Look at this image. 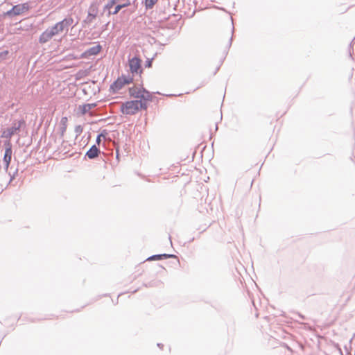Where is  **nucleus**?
<instances>
[{"label": "nucleus", "mask_w": 355, "mask_h": 355, "mask_svg": "<svg viewBox=\"0 0 355 355\" xmlns=\"http://www.w3.org/2000/svg\"><path fill=\"white\" fill-rule=\"evenodd\" d=\"M5 146H6V149H5L3 161L5 164V167H4L5 171H6V173H8V175L10 176V181H9V183H10L12 181V180L15 178V175L17 174L18 169L17 168L15 170V171L12 175L10 174V172H8V168H9L10 164L11 162V159H12V146H11L10 141H6Z\"/></svg>", "instance_id": "1"}, {"label": "nucleus", "mask_w": 355, "mask_h": 355, "mask_svg": "<svg viewBox=\"0 0 355 355\" xmlns=\"http://www.w3.org/2000/svg\"><path fill=\"white\" fill-rule=\"evenodd\" d=\"M25 125V121L21 119L19 121H13L11 127L3 130L1 137L10 139L12 135L20 131L21 127Z\"/></svg>", "instance_id": "2"}, {"label": "nucleus", "mask_w": 355, "mask_h": 355, "mask_svg": "<svg viewBox=\"0 0 355 355\" xmlns=\"http://www.w3.org/2000/svg\"><path fill=\"white\" fill-rule=\"evenodd\" d=\"M133 81V78L130 76H121L119 77L111 85L110 90L113 93H117L122 87L131 83Z\"/></svg>", "instance_id": "3"}, {"label": "nucleus", "mask_w": 355, "mask_h": 355, "mask_svg": "<svg viewBox=\"0 0 355 355\" xmlns=\"http://www.w3.org/2000/svg\"><path fill=\"white\" fill-rule=\"evenodd\" d=\"M139 110L138 100L127 101L122 104L121 111L123 114L132 115Z\"/></svg>", "instance_id": "4"}, {"label": "nucleus", "mask_w": 355, "mask_h": 355, "mask_svg": "<svg viewBox=\"0 0 355 355\" xmlns=\"http://www.w3.org/2000/svg\"><path fill=\"white\" fill-rule=\"evenodd\" d=\"M29 9V6L27 3L22 4H17L14 6L10 10L4 13L6 16L13 17L17 16Z\"/></svg>", "instance_id": "5"}, {"label": "nucleus", "mask_w": 355, "mask_h": 355, "mask_svg": "<svg viewBox=\"0 0 355 355\" xmlns=\"http://www.w3.org/2000/svg\"><path fill=\"white\" fill-rule=\"evenodd\" d=\"M141 60L137 57H134L129 60L130 70L132 73H138L141 71Z\"/></svg>", "instance_id": "6"}, {"label": "nucleus", "mask_w": 355, "mask_h": 355, "mask_svg": "<svg viewBox=\"0 0 355 355\" xmlns=\"http://www.w3.org/2000/svg\"><path fill=\"white\" fill-rule=\"evenodd\" d=\"M102 49V46L100 44H97L87 49L84 53H82L81 58H86L92 55H96L100 53Z\"/></svg>", "instance_id": "7"}, {"label": "nucleus", "mask_w": 355, "mask_h": 355, "mask_svg": "<svg viewBox=\"0 0 355 355\" xmlns=\"http://www.w3.org/2000/svg\"><path fill=\"white\" fill-rule=\"evenodd\" d=\"M100 153H101L100 149L96 145H93L87 151L85 156L87 157L90 159H94L96 158Z\"/></svg>", "instance_id": "8"}, {"label": "nucleus", "mask_w": 355, "mask_h": 355, "mask_svg": "<svg viewBox=\"0 0 355 355\" xmlns=\"http://www.w3.org/2000/svg\"><path fill=\"white\" fill-rule=\"evenodd\" d=\"M97 104L96 103H87L83 104L82 105H79L78 111L81 113L82 115L86 114L90 110L96 107Z\"/></svg>", "instance_id": "9"}, {"label": "nucleus", "mask_w": 355, "mask_h": 355, "mask_svg": "<svg viewBox=\"0 0 355 355\" xmlns=\"http://www.w3.org/2000/svg\"><path fill=\"white\" fill-rule=\"evenodd\" d=\"M130 4L131 3L130 0H126L124 3L117 4L114 7L113 11H110V12L107 13V15L110 16L111 15H116L122 8L129 6Z\"/></svg>", "instance_id": "10"}, {"label": "nucleus", "mask_w": 355, "mask_h": 355, "mask_svg": "<svg viewBox=\"0 0 355 355\" xmlns=\"http://www.w3.org/2000/svg\"><path fill=\"white\" fill-rule=\"evenodd\" d=\"M142 92V88H137L136 87H132L129 88V94L135 98H139V94Z\"/></svg>", "instance_id": "11"}, {"label": "nucleus", "mask_w": 355, "mask_h": 355, "mask_svg": "<svg viewBox=\"0 0 355 355\" xmlns=\"http://www.w3.org/2000/svg\"><path fill=\"white\" fill-rule=\"evenodd\" d=\"M173 254H155L148 257L147 260H161L162 259H167L170 257H173Z\"/></svg>", "instance_id": "12"}, {"label": "nucleus", "mask_w": 355, "mask_h": 355, "mask_svg": "<svg viewBox=\"0 0 355 355\" xmlns=\"http://www.w3.org/2000/svg\"><path fill=\"white\" fill-rule=\"evenodd\" d=\"M139 98L142 99L144 101H149L152 100V96L148 91L142 87V92L141 94H139Z\"/></svg>", "instance_id": "13"}, {"label": "nucleus", "mask_w": 355, "mask_h": 355, "mask_svg": "<svg viewBox=\"0 0 355 355\" xmlns=\"http://www.w3.org/2000/svg\"><path fill=\"white\" fill-rule=\"evenodd\" d=\"M67 117H62L61 119L60 125V131L61 137H64V133L67 130Z\"/></svg>", "instance_id": "14"}, {"label": "nucleus", "mask_w": 355, "mask_h": 355, "mask_svg": "<svg viewBox=\"0 0 355 355\" xmlns=\"http://www.w3.org/2000/svg\"><path fill=\"white\" fill-rule=\"evenodd\" d=\"M63 24L64 29L66 30V33H67L69 30V27L71 26L73 23V19L72 17H66L63 20L60 21Z\"/></svg>", "instance_id": "15"}, {"label": "nucleus", "mask_w": 355, "mask_h": 355, "mask_svg": "<svg viewBox=\"0 0 355 355\" xmlns=\"http://www.w3.org/2000/svg\"><path fill=\"white\" fill-rule=\"evenodd\" d=\"M51 39V37H50L49 32H47L46 30H45L40 35V38H39V42L41 44H44V43L47 42L48 41H49Z\"/></svg>", "instance_id": "16"}, {"label": "nucleus", "mask_w": 355, "mask_h": 355, "mask_svg": "<svg viewBox=\"0 0 355 355\" xmlns=\"http://www.w3.org/2000/svg\"><path fill=\"white\" fill-rule=\"evenodd\" d=\"M52 28L57 35L60 33H62L64 31H66L61 21L56 23L54 26H52Z\"/></svg>", "instance_id": "17"}, {"label": "nucleus", "mask_w": 355, "mask_h": 355, "mask_svg": "<svg viewBox=\"0 0 355 355\" xmlns=\"http://www.w3.org/2000/svg\"><path fill=\"white\" fill-rule=\"evenodd\" d=\"M138 106L139 110H146L148 107L147 101L142 99L138 100Z\"/></svg>", "instance_id": "18"}, {"label": "nucleus", "mask_w": 355, "mask_h": 355, "mask_svg": "<svg viewBox=\"0 0 355 355\" xmlns=\"http://www.w3.org/2000/svg\"><path fill=\"white\" fill-rule=\"evenodd\" d=\"M115 6V3H114L113 2H112V0H110L107 2V3L104 6V8L103 10L105 11V10H107L108 11V13L110 12V11H113L112 10V7Z\"/></svg>", "instance_id": "19"}, {"label": "nucleus", "mask_w": 355, "mask_h": 355, "mask_svg": "<svg viewBox=\"0 0 355 355\" xmlns=\"http://www.w3.org/2000/svg\"><path fill=\"white\" fill-rule=\"evenodd\" d=\"M96 13L93 14V13L89 12L88 15H87L86 19L84 21V22L90 24L92 22L93 19H94L96 18Z\"/></svg>", "instance_id": "20"}, {"label": "nucleus", "mask_w": 355, "mask_h": 355, "mask_svg": "<svg viewBox=\"0 0 355 355\" xmlns=\"http://www.w3.org/2000/svg\"><path fill=\"white\" fill-rule=\"evenodd\" d=\"M158 0H145V6L147 9L152 8Z\"/></svg>", "instance_id": "21"}, {"label": "nucleus", "mask_w": 355, "mask_h": 355, "mask_svg": "<svg viewBox=\"0 0 355 355\" xmlns=\"http://www.w3.org/2000/svg\"><path fill=\"white\" fill-rule=\"evenodd\" d=\"M9 54V51L8 50H4L0 52V62L3 60H5L8 55Z\"/></svg>", "instance_id": "22"}, {"label": "nucleus", "mask_w": 355, "mask_h": 355, "mask_svg": "<svg viewBox=\"0 0 355 355\" xmlns=\"http://www.w3.org/2000/svg\"><path fill=\"white\" fill-rule=\"evenodd\" d=\"M76 134V137L79 136L81 135V133L83 132V128L82 125H76L75 127V130H74Z\"/></svg>", "instance_id": "23"}, {"label": "nucleus", "mask_w": 355, "mask_h": 355, "mask_svg": "<svg viewBox=\"0 0 355 355\" xmlns=\"http://www.w3.org/2000/svg\"><path fill=\"white\" fill-rule=\"evenodd\" d=\"M47 32H49V34L50 35V37L52 38L53 36L56 35L57 34L55 33V31H53V29L52 28V27L51 28H49L47 29H46Z\"/></svg>", "instance_id": "24"}, {"label": "nucleus", "mask_w": 355, "mask_h": 355, "mask_svg": "<svg viewBox=\"0 0 355 355\" xmlns=\"http://www.w3.org/2000/svg\"><path fill=\"white\" fill-rule=\"evenodd\" d=\"M153 58H151V59H147V60L145 62V67H151L152 66V62H153Z\"/></svg>", "instance_id": "25"}, {"label": "nucleus", "mask_w": 355, "mask_h": 355, "mask_svg": "<svg viewBox=\"0 0 355 355\" xmlns=\"http://www.w3.org/2000/svg\"><path fill=\"white\" fill-rule=\"evenodd\" d=\"M160 284H162L160 281H156L155 282L150 283L148 286H158Z\"/></svg>", "instance_id": "26"}, {"label": "nucleus", "mask_w": 355, "mask_h": 355, "mask_svg": "<svg viewBox=\"0 0 355 355\" xmlns=\"http://www.w3.org/2000/svg\"><path fill=\"white\" fill-rule=\"evenodd\" d=\"M107 134V130H103L99 135H98V136H100L101 138V137L105 138Z\"/></svg>", "instance_id": "27"}, {"label": "nucleus", "mask_w": 355, "mask_h": 355, "mask_svg": "<svg viewBox=\"0 0 355 355\" xmlns=\"http://www.w3.org/2000/svg\"><path fill=\"white\" fill-rule=\"evenodd\" d=\"M101 138L100 137V136H97L96 140V144L98 145H99L101 144Z\"/></svg>", "instance_id": "28"}, {"label": "nucleus", "mask_w": 355, "mask_h": 355, "mask_svg": "<svg viewBox=\"0 0 355 355\" xmlns=\"http://www.w3.org/2000/svg\"><path fill=\"white\" fill-rule=\"evenodd\" d=\"M119 1L120 0H112V2H113L116 5Z\"/></svg>", "instance_id": "29"}, {"label": "nucleus", "mask_w": 355, "mask_h": 355, "mask_svg": "<svg viewBox=\"0 0 355 355\" xmlns=\"http://www.w3.org/2000/svg\"><path fill=\"white\" fill-rule=\"evenodd\" d=\"M157 346H158L159 347H162L163 345H162V344H160V343H158V344H157Z\"/></svg>", "instance_id": "30"}, {"label": "nucleus", "mask_w": 355, "mask_h": 355, "mask_svg": "<svg viewBox=\"0 0 355 355\" xmlns=\"http://www.w3.org/2000/svg\"><path fill=\"white\" fill-rule=\"evenodd\" d=\"M355 355V354H354Z\"/></svg>", "instance_id": "31"}]
</instances>
